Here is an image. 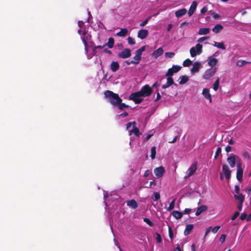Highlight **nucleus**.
<instances>
[{
	"mask_svg": "<svg viewBox=\"0 0 251 251\" xmlns=\"http://www.w3.org/2000/svg\"><path fill=\"white\" fill-rule=\"evenodd\" d=\"M119 64L118 62L112 61L110 64V69L113 72H115L119 69Z\"/></svg>",
	"mask_w": 251,
	"mask_h": 251,
	"instance_id": "4be33fe9",
	"label": "nucleus"
},
{
	"mask_svg": "<svg viewBox=\"0 0 251 251\" xmlns=\"http://www.w3.org/2000/svg\"><path fill=\"white\" fill-rule=\"evenodd\" d=\"M128 33V30L126 28H122L121 30L117 32L116 35L120 37H124Z\"/></svg>",
	"mask_w": 251,
	"mask_h": 251,
	"instance_id": "7c9ffc66",
	"label": "nucleus"
},
{
	"mask_svg": "<svg viewBox=\"0 0 251 251\" xmlns=\"http://www.w3.org/2000/svg\"><path fill=\"white\" fill-rule=\"evenodd\" d=\"M175 53L173 52H168L165 53V56L166 57L172 58L175 55Z\"/></svg>",
	"mask_w": 251,
	"mask_h": 251,
	"instance_id": "8fccbe9b",
	"label": "nucleus"
},
{
	"mask_svg": "<svg viewBox=\"0 0 251 251\" xmlns=\"http://www.w3.org/2000/svg\"><path fill=\"white\" fill-rule=\"evenodd\" d=\"M207 209V206H206L205 205H202L198 208L195 214L197 216H199L202 212L206 211Z\"/></svg>",
	"mask_w": 251,
	"mask_h": 251,
	"instance_id": "412c9836",
	"label": "nucleus"
},
{
	"mask_svg": "<svg viewBox=\"0 0 251 251\" xmlns=\"http://www.w3.org/2000/svg\"><path fill=\"white\" fill-rule=\"evenodd\" d=\"M222 170L225 174V176L226 175H228V174L231 173V171L229 169L227 165H226V164L223 165Z\"/></svg>",
	"mask_w": 251,
	"mask_h": 251,
	"instance_id": "473e14b6",
	"label": "nucleus"
},
{
	"mask_svg": "<svg viewBox=\"0 0 251 251\" xmlns=\"http://www.w3.org/2000/svg\"><path fill=\"white\" fill-rule=\"evenodd\" d=\"M220 226H215L212 229V232L214 233H217L218 232V230L220 229Z\"/></svg>",
	"mask_w": 251,
	"mask_h": 251,
	"instance_id": "5fc2aeb1",
	"label": "nucleus"
},
{
	"mask_svg": "<svg viewBox=\"0 0 251 251\" xmlns=\"http://www.w3.org/2000/svg\"><path fill=\"white\" fill-rule=\"evenodd\" d=\"M201 67V64L199 62H195L193 65V67L191 69V72L192 74L197 73L199 71Z\"/></svg>",
	"mask_w": 251,
	"mask_h": 251,
	"instance_id": "f3484780",
	"label": "nucleus"
},
{
	"mask_svg": "<svg viewBox=\"0 0 251 251\" xmlns=\"http://www.w3.org/2000/svg\"><path fill=\"white\" fill-rule=\"evenodd\" d=\"M164 50L162 48H159L152 52V56L154 57H158L163 53Z\"/></svg>",
	"mask_w": 251,
	"mask_h": 251,
	"instance_id": "b1692460",
	"label": "nucleus"
},
{
	"mask_svg": "<svg viewBox=\"0 0 251 251\" xmlns=\"http://www.w3.org/2000/svg\"><path fill=\"white\" fill-rule=\"evenodd\" d=\"M127 41H128V43L131 45H133L135 44L134 39L131 37H128L127 38Z\"/></svg>",
	"mask_w": 251,
	"mask_h": 251,
	"instance_id": "a18cd8bd",
	"label": "nucleus"
},
{
	"mask_svg": "<svg viewBox=\"0 0 251 251\" xmlns=\"http://www.w3.org/2000/svg\"><path fill=\"white\" fill-rule=\"evenodd\" d=\"M210 31L209 28H201L199 31V34L200 35H206L208 34Z\"/></svg>",
	"mask_w": 251,
	"mask_h": 251,
	"instance_id": "f704fd0d",
	"label": "nucleus"
},
{
	"mask_svg": "<svg viewBox=\"0 0 251 251\" xmlns=\"http://www.w3.org/2000/svg\"><path fill=\"white\" fill-rule=\"evenodd\" d=\"M235 191L237 194H239L240 192V187L238 185L235 186Z\"/></svg>",
	"mask_w": 251,
	"mask_h": 251,
	"instance_id": "338daca9",
	"label": "nucleus"
},
{
	"mask_svg": "<svg viewBox=\"0 0 251 251\" xmlns=\"http://www.w3.org/2000/svg\"><path fill=\"white\" fill-rule=\"evenodd\" d=\"M208 38H209V37H202L199 38V39L198 40V42H202L203 41H204L205 40L207 39Z\"/></svg>",
	"mask_w": 251,
	"mask_h": 251,
	"instance_id": "69168bd1",
	"label": "nucleus"
},
{
	"mask_svg": "<svg viewBox=\"0 0 251 251\" xmlns=\"http://www.w3.org/2000/svg\"><path fill=\"white\" fill-rule=\"evenodd\" d=\"M240 213L238 211H236L232 216L231 219L232 221L235 220L239 215Z\"/></svg>",
	"mask_w": 251,
	"mask_h": 251,
	"instance_id": "864d4df0",
	"label": "nucleus"
},
{
	"mask_svg": "<svg viewBox=\"0 0 251 251\" xmlns=\"http://www.w3.org/2000/svg\"><path fill=\"white\" fill-rule=\"evenodd\" d=\"M104 94L105 97L108 100L110 103L114 106H116L121 101H122V99L119 97V95L111 91L107 90Z\"/></svg>",
	"mask_w": 251,
	"mask_h": 251,
	"instance_id": "f257e3e1",
	"label": "nucleus"
},
{
	"mask_svg": "<svg viewBox=\"0 0 251 251\" xmlns=\"http://www.w3.org/2000/svg\"><path fill=\"white\" fill-rule=\"evenodd\" d=\"M165 169L162 166L157 167L154 170V172L156 177L158 178L162 177L165 173Z\"/></svg>",
	"mask_w": 251,
	"mask_h": 251,
	"instance_id": "9b49d317",
	"label": "nucleus"
},
{
	"mask_svg": "<svg viewBox=\"0 0 251 251\" xmlns=\"http://www.w3.org/2000/svg\"><path fill=\"white\" fill-rule=\"evenodd\" d=\"M192 64V61L189 59H186L183 62V65L184 67H188Z\"/></svg>",
	"mask_w": 251,
	"mask_h": 251,
	"instance_id": "79ce46f5",
	"label": "nucleus"
},
{
	"mask_svg": "<svg viewBox=\"0 0 251 251\" xmlns=\"http://www.w3.org/2000/svg\"><path fill=\"white\" fill-rule=\"evenodd\" d=\"M114 44V39L112 37H110L108 39V41L104 45V46H107L109 48L111 49L113 47Z\"/></svg>",
	"mask_w": 251,
	"mask_h": 251,
	"instance_id": "c85d7f7f",
	"label": "nucleus"
},
{
	"mask_svg": "<svg viewBox=\"0 0 251 251\" xmlns=\"http://www.w3.org/2000/svg\"><path fill=\"white\" fill-rule=\"evenodd\" d=\"M145 48H146L145 46H143L140 49H139L136 50L142 54V52L145 50Z\"/></svg>",
	"mask_w": 251,
	"mask_h": 251,
	"instance_id": "052dcab7",
	"label": "nucleus"
},
{
	"mask_svg": "<svg viewBox=\"0 0 251 251\" xmlns=\"http://www.w3.org/2000/svg\"><path fill=\"white\" fill-rule=\"evenodd\" d=\"M92 36L90 34H87L86 32L84 31L82 34V36L81 37V39L84 45V49L85 54H87L88 52V46L87 41L91 40Z\"/></svg>",
	"mask_w": 251,
	"mask_h": 251,
	"instance_id": "7ed1b4c3",
	"label": "nucleus"
},
{
	"mask_svg": "<svg viewBox=\"0 0 251 251\" xmlns=\"http://www.w3.org/2000/svg\"><path fill=\"white\" fill-rule=\"evenodd\" d=\"M129 135H131L132 133H133L135 136L137 137H139L141 134V133L139 131V129L138 127H136V125H134L132 127V129L131 130H129Z\"/></svg>",
	"mask_w": 251,
	"mask_h": 251,
	"instance_id": "aec40b11",
	"label": "nucleus"
},
{
	"mask_svg": "<svg viewBox=\"0 0 251 251\" xmlns=\"http://www.w3.org/2000/svg\"><path fill=\"white\" fill-rule=\"evenodd\" d=\"M250 62H248L244 60H239L236 62V65L238 67H242L247 64H250Z\"/></svg>",
	"mask_w": 251,
	"mask_h": 251,
	"instance_id": "72a5a7b5",
	"label": "nucleus"
},
{
	"mask_svg": "<svg viewBox=\"0 0 251 251\" xmlns=\"http://www.w3.org/2000/svg\"><path fill=\"white\" fill-rule=\"evenodd\" d=\"M202 94L206 99L209 100L210 102H212L211 96L209 93V90L207 88H204L202 90Z\"/></svg>",
	"mask_w": 251,
	"mask_h": 251,
	"instance_id": "a211bd4d",
	"label": "nucleus"
},
{
	"mask_svg": "<svg viewBox=\"0 0 251 251\" xmlns=\"http://www.w3.org/2000/svg\"><path fill=\"white\" fill-rule=\"evenodd\" d=\"M217 68H210L204 73L203 75V77L205 79H208L210 78L212 76H213L216 73Z\"/></svg>",
	"mask_w": 251,
	"mask_h": 251,
	"instance_id": "423d86ee",
	"label": "nucleus"
},
{
	"mask_svg": "<svg viewBox=\"0 0 251 251\" xmlns=\"http://www.w3.org/2000/svg\"><path fill=\"white\" fill-rule=\"evenodd\" d=\"M226 238V234H222L220 238V242L223 243L225 241Z\"/></svg>",
	"mask_w": 251,
	"mask_h": 251,
	"instance_id": "6e6d98bb",
	"label": "nucleus"
},
{
	"mask_svg": "<svg viewBox=\"0 0 251 251\" xmlns=\"http://www.w3.org/2000/svg\"><path fill=\"white\" fill-rule=\"evenodd\" d=\"M202 46L200 44L196 45L195 48L192 47L190 50V52L192 57H195L197 54H200L202 52Z\"/></svg>",
	"mask_w": 251,
	"mask_h": 251,
	"instance_id": "39448f33",
	"label": "nucleus"
},
{
	"mask_svg": "<svg viewBox=\"0 0 251 251\" xmlns=\"http://www.w3.org/2000/svg\"><path fill=\"white\" fill-rule=\"evenodd\" d=\"M156 155V147L153 146L151 149V157L152 159L155 158Z\"/></svg>",
	"mask_w": 251,
	"mask_h": 251,
	"instance_id": "4c0bfd02",
	"label": "nucleus"
},
{
	"mask_svg": "<svg viewBox=\"0 0 251 251\" xmlns=\"http://www.w3.org/2000/svg\"><path fill=\"white\" fill-rule=\"evenodd\" d=\"M187 13V10L185 8H182L176 11L175 15L176 17L179 18L184 15Z\"/></svg>",
	"mask_w": 251,
	"mask_h": 251,
	"instance_id": "5701e85b",
	"label": "nucleus"
},
{
	"mask_svg": "<svg viewBox=\"0 0 251 251\" xmlns=\"http://www.w3.org/2000/svg\"><path fill=\"white\" fill-rule=\"evenodd\" d=\"M243 156L244 158L248 159V160H250L251 159L250 154V153L247 151H243Z\"/></svg>",
	"mask_w": 251,
	"mask_h": 251,
	"instance_id": "c03bdc74",
	"label": "nucleus"
},
{
	"mask_svg": "<svg viewBox=\"0 0 251 251\" xmlns=\"http://www.w3.org/2000/svg\"><path fill=\"white\" fill-rule=\"evenodd\" d=\"M193 227L194 226L192 224L187 225L185 230L184 231V234L185 236L189 235L190 233L192 230L193 229Z\"/></svg>",
	"mask_w": 251,
	"mask_h": 251,
	"instance_id": "a878e982",
	"label": "nucleus"
},
{
	"mask_svg": "<svg viewBox=\"0 0 251 251\" xmlns=\"http://www.w3.org/2000/svg\"><path fill=\"white\" fill-rule=\"evenodd\" d=\"M156 184V181L155 180L152 181H151L150 183V185L149 186H147L146 187L147 188H151V187L152 186H155Z\"/></svg>",
	"mask_w": 251,
	"mask_h": 251,
	"instance_id": "4d7b16f0",
	"label": "nucleus"
},
{
	"mask_svg": "<svg viewBox=\"0 0 251 251\" xmlns=\"http://www.w3.org/2000/svg\"><path fill=\"white\" fill-rule=\"evenodd\" d=\"M172 215L175 217L176 219H181L183 215V213L182 212H179L178 211H174L172 212Z\"/></svg>",
	"mask_w": 251,
	"mask_h": 251,
	"instance_id": "c756f323",
	"label": "nucleus"
},
{
	"mask_svg": "<svg viewBox=\"0 0 251 251\" xmlns=\"http://www.w3.org/2000/svg\"><path fill=\"white\" fill-rule=\"evenodd\" d=\"M142 54L138 52L137 50L135 51V55L134 56L133 59L134 60H131V63H135V64L139 63L141 59Z\"/></svg>",
	"mask_w": 251,
	"mask_h": 251,
	"instance_id": "6ab92c4d",
	"label": "nucleus"
},
{
	"mask_svg": "<svg viewBox=\"0 0 251 251\" xmlns=\"http://www.w3.org/2000/svg\"><path fill=\"white\" fill-rule=\"evenodd\" d=\"M156 241L158 243H160L162 242V238H161V236L160 234L158 233H156Z\"/></svg>",
	"mask_w": 251,
	"mask_h": 251,
	"instance_id": "3c124183",
	"label": "nucleus"
},
{
	"mask_svg": "<svg viewBox=\"0 0 251 251\" xmlns=\"http://www.w3.org/2000/svg\"><path fill=\"white\" fill-rule=\"evenodd\" d=\"M189 25V23L187 22L186 21H185L183 23H182L180 25V27H183L184 26H188Z\"/></svg>",
	"mask_w": 251,
	"mask_h": 251,
	"instance_id": "680f3d73",
	"label": "nucleus"
},
{
	"mask_svg": "<svg viewBox=\"0 0 251 251\" xmlns=\"http://www.w3.org/2000/svg\"><path fill=\"white\" fill-rule=\"evenodd\" d=\"M151 16L148 17L145 20H144V21H143L142 23H141L140 24V26H144L146 24H147L149 20L151 19Z\"/></svg>",
	"mask_w": 251,
	"mask_h": 251,
	"instance_id": "49530a36",
	"label": "nucleus"
},
{
	"mask_svg": "<svg viewBox=\"0 0 251 251\" xmlns=\"http://www.w3.org/2000/svg\"><path fill=\"white\" fill-rule=\"evenodd\" d=\"M127 205L128 206L131 207L133 209H136L138 207V203L134 200H131L127 201Z\"/></svg>",
	"mask_w": 251,
	"mask_h": 251,
	"instance_id": "393cba45",
	"label": "nucleus"
},
{
	"mask_svg": "<svg viewBox=\"0 0 251 251\" xmlns=\"http://www.w3.org/2000/svg\"><path fill=\"white\" fill-rule=\"evenodd\" d=\"M179 83L180 85H183L186 83L189 80V77L186 75H182L179 77Z\"/></svg>",
	"mask_w": 251,
	"mask_h": 251,
	"instance_id": "bb28decb",
	"label": "nucleus"
},
{
	"mask_svg": "<svg viewBox=\"0 0 251 251\" xmlns=\"http://www.w3.org/2000/svg\"><path fill=\"white\" fill-rule=\"evenodd\" d=\"M142 97H146L150 96L152 93V87L148 84H146L142 87L141 90L138 91Z\"/></svg>",
	"mask_w": 251,
	"mask_h": 251,
	"instance_id": "f03ea898",
	"label": "nucleus"
},
{
	"mask_svg": "<svg viewBox=\"0 0 251 251\" xmlns=\"http://www.w3.org/2000/svg\"><path fill=\"white\" fill-rule=\"evenodd\" d=\"M156 98L154 100L155 101L158 100L161 98V95L160 93L158 92V89L157 90V94H156Z\"/></svg>",
	"mask_w": 251,
	"mask_h": 251,
	"instance_id": "e2e57ef3",
	"label": "nucleus"
},
{
	"mask_svg": "<svg viewBox=\"0 0 251 251\" xmlns=\"http://www.w3.org/2000/svg\"><path fill=\"white\" fill-rule=\"evenodd\" d=\"M176 199H174L172 202L170 203L169 206L167 208L168 211H171L174 208Z\"/></svg>",
	"mask_w": 251,
	"mask_h": 251,
	"instance_id": "a19ab883",
	"label": "nucleus"
},
{
	"mask_svg": "<svg viewBox=\"0 0 251 251\" xmlns=\"http://www.w3.org/2000/svg\"><path fill=\"white\" fill-rule=\"evenodd\" d=\"M143 220L144 222L148 224L150 226H154V224L149 218H145Z\"/></svg>",
	"mask_w": 251,
	"mask_h": 251,
	"instance_id": "37998d69",
	"label": "nucleus"
},
{
	"mask_svg": "<svg viewBox=\"0 0 251 251\" xmlns=\"http://www.w3.org/2000/svg\"><path fill=\"white\" fill-rule=\"evenodd\" d=\"M247 215L246 213H243L241 214V215L240 216V219L241 220H245L246 219H247Z\"/></svg>",
	"mask_w": 251,
	"mask_h": 251,
	"instance_id": "13d9d810",
	"label": "nucleus"
},
{
	"mask_svg": "<svg viewBox=\"0 0 251 251\" xmlns=\"http://www.w3.org/2000/svg\"><path fill=\"white\" fill-rule=\"evenodd\" d=\"M221 151H222V149H221V148H220V147H218L217 149L216 152H215V156H214V158L215 159H216L217 158V157L219 155V153H221Z\"/></svg>",
	"mask_w": 251,
	"mask_h": 251,
	"instance_id": "de8ad7c7",
	"label": "nucleus"
},
{
	"mask_svg": "<svg viewBox=\"0 0 251 251\" xmlns=\"http://www.w3.org/2000/svg\"><path fill=\"white\" fill-rule=\"evenodd\" d=\"M181 69V67L178 65H174L171 68L168 70L166 74V76H172L174 73L179 72Z\"/></svg>",
	"mask_w": 251,
	"mask_h": 251,
	"instance_id": "0eeeda50",
	"label": "nucleus"
},
{
	"mask_svg": "<svg viewBox=\"0 0 251 251\" xmlns=\"http://www.w3.org/2000/svg\"><path fill=\"white\" fill-rule=\"evenodd\" d=\"M141 97L142 96L138 91L131 93L129 96V100H133L136 104H139L143 100V99Z\"/></svg>",
	"mask_w": 251,
	"mask_h": 251,
	"instance_id": "20e7f679",
	"label": "nucleus"
},
{
	"mask_svg": "<svg viewBox=\"0 0 251 251\" xmlns=\"http://www.w3.org/2000/svg\"><path fill=\"white\" fill-rule=\"evenodd\" d=\"M197 162H195L191 165L190 167L188 169L187 171V177H190L194 174L197 169Z\"/></svg>",
	"mask_w": 251,
	"mask_h": 251,
	"instance_id": "f8f14e48",
	"label": "nucleus"
},
{
	"mask_svg": "<svg viewBox=\"0 0 251 251\" xmlns=\"http://www.w3.org/2000/svg\"><path fill=\"white\" fill-rule=\"evenodd\" d=\"M237 158H239V157L233 154H231L229 157H227V161L231 168L235 167L236 164V159Z\"/></svg>",
	"mask_w": 251,
	"mask_h": 251,
	"instance_id": "1a4fd4ad",
	"label": "nucleus"
},
{
	"mask_svg": "<svg viewBox=\"0 0 251 251\" xmlns=\"http://www.w3.org/2000/svg\"><path fill=\"white\" fill-rule=\"evenodd\" d=\"M223 28L224 27L222 25L217 24L212 28V31L216 33H218L220 32L223 29Z\"/></svg>",
	"mask_w": 251,
	"mask_h": 251,
	"instance_id": "cd10ccee",
	"label": "nucleus"
},
{
	"mask_svg": "<svg viewBox=\"0 0 251 251\" xmlns=\"http://www.w3.org/2000/svg\"><path fill=\"white\" fill-rule=\"evenodd\" d=\"M234 198L239 201V203L243 202L245 199V197L242 194H239L238 195H235Z\"/></svg>",
	"mask_w": 251,
	"mask_h": 251,
	"instance_id": "2f4dec72",
	"label": "nucleus"
},
{
	"mask_svg": "<svg viewBox=\"0 0 251 251\" xmlns=\"http://www.w3.org/2000/svg\"><path fill=\"white\" fill-rule=\"evenodd\" d=\"M191 211V209H190V208H186L184 209V210L182 212L183 213V214H189L190 212Z\"/></svg>",
	"mask_w": 251,
	"mask_h": 251,
	"instance_id": "bf43d9fd",
	"label": "nucleus"
},
{
	"mask_svg": "<svg viewBox=\"0 0 251 251\" xmlns=\"http://www.w3.org/2000/svg\"><path fill=\"white\" fill-rule=\"evenodd\" d=\"M116 107H118V108L121 110H123L125 108H128L129 106L124 103H122V101L120 102L118 104H117Z\"/></svg>",
	"mask_w": 251,
	"mask_h": 251,
	"instance_id": "e433bc0d",
	"label": "nucleus"
},
{
	"mask_svg": "<svg viewBox=\"0 0 251 251\" xmlns=\"http://www.w3.org/2000/svg\"><path fill=\"white\" fill-rule=\"evenodd\" d=\"M150 171L149 170H146L144 173V177H148L150 175Z\"/></svg>",
	"mask_w": 251,
	"mask_h": 251,
	"instance_id": "774afa93",
	"label": "nucleus"
},
{
	"mask_svg": "<svg viewBox=\"0 0 251 251\" xmlns=\"http://www.w3.org/2000/svg\"><path fill=\"white\" fill-rule=\"evenodd\" d=\"M237 167L236 178L238 181H240L242 180L243 175V170L241 166V163H237Z\"/></svg>",
	"mask_w": 251,
	"mask_h": 251,
	"instance_id": "6e6552de",
	"label": "nucleus"
},
{
	"mask_svg": "<svg viewBox=\"0 0 251 251\" xmlns=\"http://www.w3.org/2000/svg\"><path fill=\"white\" fill-rule=\"evenodd\" d=\"M208 65L211 67V68H214V67L217 65L218 60L217 58L214 57V55L210 56L208 58Z\"/></svg>",
	"mask_w": 251,
	"mask_h": 251,
	"instance_id": "4468645a",
	"label": "nucleus"
},
{
	"mask_svg": "<svg viewBox=\"0 0 251 251\" xmlns=\"http://www.w3.org/2000/svg\"><path fill=\"white\" fill-rule=\"evenodd\" d=\"M118 56L120 58H127L131 56V50L129 49H125L119 53Z\"/></svg>",
	"mask_w": 251,
	"mask_h": 251,
	"instance_id": "9d476101",
	"label": "nucleus"
},
{
	"mask_svg": "<svg viewBox=\"0 0 251 251\" xmlns=\"http://www.w3.org/2000/svg\"><path fill=\"white\" fill-rule=\"evenodd\" d=\"M213 46H214L218 48L224 50H226V47L223 42L220 43V42H214V44H213Z\"/></svg>",
	"mask_w": 251,
	"mask_h": 251,
	"instance_id": "c9c22d12",
	"label": "nucleus"
},
{
	"mask_svg": "<svg viewBox=\"0 0 251 251\" xmlns=\"http://www.w3.org/2000/svg\"><path fill=\"white\" fill-rule=\"evenodd\" d=\"M167 77V82L162 86V89H165L173 84L176 85V86H177V84L174 82V79L171 76Z\"/></svg>",
	"mask_w": 251,
	"mask_h": 251,
	"instance_id": "ddd939ff",
	"label": "nucleus"
},
{
	"mask_svg": "<svg viewBox=\"0 0 251 251\" xmlns=\"http://www.w3.org/2000/svg\"><path fill=\"white\" fill-rule=\"evenodd\" d=\"M160 198V196L159 193L158 192H154L153 193V195L152 196V200L153 201H157Z\"/></svg>",
	"mask_w": 251,
	"mask_h": 251,
	"instance_id": "ea45409f",
	"label": "nucleus"
},
{
	"mask_svg": "<svg viewBox=\"0 0 251 251\" xmlns=\"http://www.w3.org/2000/svg\"><path fill=\"white\" fill-rule=\"evenodd\" d=\"M197 2L196 1H194L192 2L191 6L189 9L188 11V15L189 16H192L195 10L196 9L197 6Z\"/></svg>",
	"mask_w": 251,
	"mask_h": 251,
	"instance_id": "dca6fc26",
	"label": "nucleus"
},
{
	"mask_svg": "<svg viewBox=\"0 0 251 251\" xmlns=\"http://www.w3.org/2000/svg\"><path fill=\"white\" fill-rule=\"evenodd\" d=\"M149 34L148 30L146 29H141L139 30L138 32V37L141 39H144L146 38Z\"/></svg>",
	"mask_w": 251,
	"mask_h": 251,
	"instance_id": "2eb2a0df",
	"label": "nucleus"
},
{
	"mask_svg": "<svg viewBox=\"0 0 251 251\" xmlns=\"http://www.w3.org/2000/svg\"><path fill=\"white\" fill-rule=\"evenodd\" d=\"M207 11V7L206 6H204L203 7L201 10V13L202 14H203V13H205V12H206Z\"/></svg>",
	"mask_w": 251,
	"mask_h": 251,
	"instance_id": "0e129e2a",
	"label": "nucleus"
},
{
	"mask_svg": "<svg viewBox=\"0 0 251 251\" xmlns=\"http://www.w3.org/2000/svg\"><path fill=\"white\" fill-rule=\"evenodd\" d=\"M136 125L135 122H129L126 124V129L129 130L131 126Z\"/></svg>",
	"mask_w": 251,
	"mask_h": 251,
	"instance_id": "603ef678",
	"label": "nucleus"
},
{
	"mask_svg": "<svg viewBox=\"0 0 251 251\" xmlns=\"http://www.w3.org/2000/svg\"><path fill=\"white\" fill-rule=\"evenodd\" d=\"M219 81L220 79L218 77L213 84V89L214 91H217L218 89L219 86Z\"/></svg>",
	"mask_w": 251,
	"mask_h": 251,
	"instance_id": "58836bf2",
	"label": "nucleus"
},
{
	"mask_svg": "<svg viewBox=\"0 0 251 251\" xmlns=\"http://www.w3.org/2000/svg\"><path fill=\"white\" fill-rule=\"evenodd\" d=\"M169 236L171 239H173L174 238L173 230L170 226H169Z\"/></svg>",
	"mask_w": 251,
	"mask_h": 251,
	"instance_id": "09e8293b",
	"label": "nucleus"
}]
</instances>
